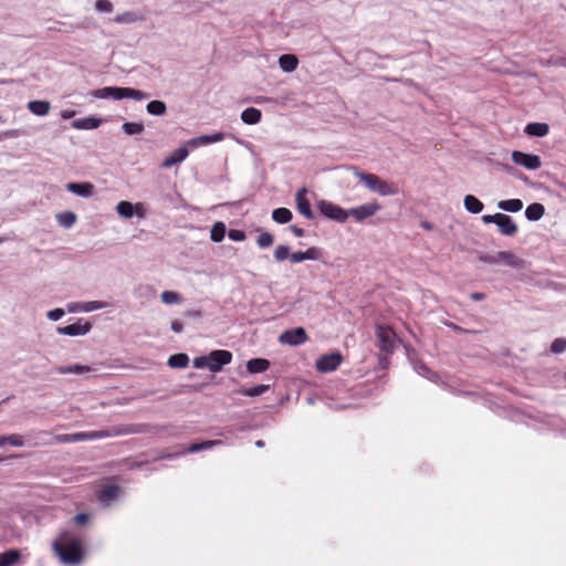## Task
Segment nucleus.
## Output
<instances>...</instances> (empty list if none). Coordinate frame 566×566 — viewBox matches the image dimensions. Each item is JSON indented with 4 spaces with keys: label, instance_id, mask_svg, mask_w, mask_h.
I'll return each instance as SVG.
<instances>
[{
    "label": "nucleus",
    "instance_id": "obj_58",
    "mask_svg": "<svg viewBox=\"0 0 566 566\" xmlns=\"http://www.w3.org/2000/svg\"><path fill=\"white\" fill-rule=\"evenodd\" d=\"M171 329L175 332V333H181L184 331V324L179 319H175L171 322Z\"/></svg>",
    "mask_w": 566,
    "mask_h": 566
},
{
    "label": "nucleus",
    "instance_id": "obj_33",
    "mask_svg": "<svg viewBox=\"0 0 566 566\" xmlns=\"http://www.w3.org/2000/svg\"><path fill=\"white\" fill-rule=\"evenodd\" d=\"M292 217L293 214L287 208H276L272 212V219L280 224L290 222Z\"/></svg>",
    "mask_w": 566,
    "mask_h": 566
},
{
    "label": "nucleus",
    "instance_id": "obj_10",
    "mask_svg": "<svg viewBox=\"0 0 566 566\" xmlns=\"http://www.w3.org/2000/svg\"><path fill=\"white\" fill-rule=\"evenodd\" d=\"M343 361V356L339 353H331L321 356L316 360V368L321 373H331L337 369Z\"/></svg>",
    "mask_w": 566,
    "mask_h": 566
},
{
    "label": "nucleus",
    "instance_id": "obj_47",
    "mask_svg": "<svg viewBox=\"0 0 566 566\" xmlns=\"http://www.w3.org/2000/svg\"><path fill=\"white\" fill-rule=\"evenodd\" d=\"M551 350L554 354H560V353L565 352L566 350V339L556 338L551 345Z\"/></svg>",
    "mask_w": 566,
    "mask_h": 566
},
{
    "label": "nucleus",
    "instance_id": "obj_20",
    "mask_svg": "<svg viewBox=\"0 0 566 566\" xmlns=\"http://www.w3.org/2000/svg\"><path fill=\"white\" fill-rule=\"evenodd\" d=\"M496 258L497 262H503L514 269H521L524 265V261L510 251H500L496 253Z\"/></svg>",
    "mask_w": 566,
    "mask_h": 566
},
{
    "label": "nucleus",
    "instance_id": "obj_40",
    "mask_svg": "<svg viewBox=\"0 0 566 566\" xmlns=\"http://www.w3.org/2000/svg\"><path fill=\"white\" fill-rule=\"evenodd\" d=\"M108 304L102 301L82 302L81 312L90 313L107 307Z\"/></svg>",
    "mask_w": 566,
    "mask_h": 566
},
{
    "label": "nucleus",
    "instance_id": "obj_41",
    "mask_svg": "<svg viewBox=\"0 0 566 566\" xmlns=\"http://www.w3.org/2000/svg\"><path fill=\"white\" fill-rule=\"evenodd\" d=\"M122 128L127 135H138L144 132V125L142 123L126 122L123 124Z\"/></svg>",
    "mask_w": 566,
    "mask_h": 566
},
{
    "label": "nucleus",
    "instance_id": "obj_6",
    "mask_svg": "<svg viewBox=\"0 0 566 566\" xmlns=\"http://www.w3.org/2000/svg\"><path fill=\"white\" fill-rule=\"evenodd\" d=\"M231 360V352L226 349H214L208 354L209 370L211 373H219L223 366L230 364Z\"/></svg>",
    "mask_w": 566,
    "mask_h": 566
},
{
    "label": "nucleus",
    "instance_id": "obj_42",
    "mask_svg": "<svg viewBox=\"0 0 566 566\" xmlns=\"http://www.w3.org/2000/svg\"><path fill=\"white\" fill-rule=\"evenodd\" d=\"M274 238L270 232H262L256 238V243L261 249L269 248L273 244Z\"/></svg>",
    "mask_w": 566,
    "mask_h": 566
},
{
    "label": "nucleus",
    "instance_id": "obj_7",
    "mask_svg": "<svg viewBox=\"0 0 566 566\" xmlns=\"http://www.w3.org/2000/svg\"><path fill=\"white\" fill-rule=\"evenodd\" d=\"M376 335L378 339V346L382 352L391 353L395 349L396 335L390 327L377 325Z\"/></svg>",
    "mask_w": 566,
    "mask_h": 566
},
{
    "label": "nucleus",
    "instance_id": "obj_60",
    "mask_svg": "<svg viewBox=\"0 0 566 566\" xmlns=\"http://www.w3.org/2000/svg\"><path fill=\"white\" fill-rule=\"evenodd\" d=\"M88 521V516L84 513H80L75 516V523L78 525H84Z\"/></svg>",
    "mask_w": 566,
    "mask_h": 566
},
{
    "label": "nucleus",
    "instance_id": "obj_18",
    "mask_svg": "<svg viewBox=\"0 0 566 566\" xmlns=\"http://www.w3.org/2000/svg\"><path fill=\"white\" fill-rule=\"evenodd\" d=\"M102 119L95 116L78 118L73 120L72 127L75 129L92 130L99 127Z\"/></svg>",
    "mask_w": 566,
    "mask_h": 566
},
{
    "label": "nucleus",
    "instance_id": "obj_17",
    "mask_svg": "<svg viewBox=\"0 0 566 566\" xmlns=\"http://www.w3.org/2000/svg\"><path fill=\"white\" fill-rule=\"evenodd\" d=\"M499 228V231L506 237H513L517 232V226L513 221V219L504 213L500 214L499 220L495 223Z\"/></svg>",
    "mask_w": 566,
    "mask_h": 566
},
{
    "label": "nucleus",
    "instance_id": "obj_53",
    "mask_svg": "<svg viewBox=\"0 0 566 566\" xmlns=\"http://www.w3.org/2000/svg\"><path fill=\"white\" fill-rule=\"evenodd\" d=\"M64 310L62 308H54V310H51L46 313V317L50 319V321H53V322H56L59 319H61L63 316H64Z\"/></svg>",
    "mask_w": 566,
    "mask_h": 566
},
{
    "label": "nucleus",
    "instance_id": "obj_26",
    "mask_svg": "<svg viewBox=\"0 0 566 566\" xmlns=\"http://www.w3.org/2000/svg\"><path fill=\"white\" fill-rule=\"evenodd\" d=\"M262 113L255 107H248L241 113V119L244 124L254 125L261 120Z\"/></svg>",
    "mask_w": 566,
    "mask_h": 566
},
{
    "label": "nucleus",
    "instance_id": "obj_28",
    "mask_svg": "<svg viewBox=\"0 0 566 566\" xmlns=\"http://www.w3.org/2000/svg\"><path fill=\"white\" fill-rule=\"evenodd\" d=\"M463 205L467 211L473 214L480 213L484 208L483 203L472 195H467L464 197Z\"/></svg>",
    "mask_w": 566,
    "mask_h": 566
},
{
    "label": "nucleus",
    "instance_id": "obj_12",
    "mask_svg": "<svg viewBox=\"0 0 566 566\" xmlns=\"http://www.w3.org/2000/svg\"><path fill=\"white\" fill-rule=\"evenodd\" d=\"M307 190L306 188H302L297 190L295 195V201L298 212L304 216L306 219H314V212L311 208V203L306 198Z\"/></svg>",
    "mask_w": 566,
    "mask_h": 566
},
{
    "label": "nucleus",
    "instance_id": "obj_8",
    "mask_svg": "<svg viewBox=\"0 0 566 566\" xmlns=\"http://www.w3.org/2000/svg\"><path fill=\"white\" fill-rule=\"evenodd\" d=\"M381 206L377 201H371L348 210V217H353L356 221L361 222L369 217L375 216Z\"/></svg>",
    "mask_w": 566,
    "mask_h": 566
},
{
    "label": "nucleus",
    "instance_id": "obj_11",
    "mask_svg": "<svg viewBox=\"0 0 566 566\" xmlns=\"http://www.w3.org/2000/svg\"><path fill=\"white\" fill-rule=\"evenodd\" d=\"M92 329V324L84 319L56 328L57 334L67 336H84Z\"/></svg>",
    "mask_w": 566,
    "mask_h": 566
},
{
    "label": "nucleus",
    "instance_id": "obj_50",
    "mask_svg": "<svg viewBox=\"0 0 566 566\" xmlns=\"http://www.w3.org/2000/svg\"><path fill=\"white\" fill-rule=\"evenodd\" d=\"M305 260H319L322 256V251L319 248L311 247L306 251H304Z\"/></svg>",
    "mask_w": 566,
    "mask_h": 566
},
{
    "label": "nucleus",
    "instance_id": "obj_46",
    "mask_svg": "<svg viewBox=\"0 0 566 566\" xmlns=\"http://www.w3.org/2000/svg\"><path fill=\"white\" fill-rule=\"evenodd\" d=\"M6 443H9L12 447L21 448L24 446V439L21 434L12 433L9 436H4Z\"/></svg>",
    "mask_w": 566,
    "mask_h": 566
},
{
    "label": "nucleus",
    "instance_id": "obj_30",
    "mask_svg": "<svg viewBox=\"0 0 566 566\" xmlns=\"http://www.w3.org/2000/svg\"><path fill=\"white\" fill-rule=\"evenodd\" d=\"M188 364H189V357L187 354H184V353L171 355L168 358V366L171 368L182 369V368H186L188 366Z\"/></svg>",
    "mask_w": 566,
    "mask_h": 566
},
{
    "label": "nucleus",
    "instance_id": "obj_1",
    "mask_svg": "<svg viewBox=\"0 0 566 566\" xmlns=\"http://www.w3.org/2000/svg\"><path fill=\"white\" fill-rule=\"evenodd\" d=\"M52 548L61 562L67 565H77L84 558L82 541L66 531L59 534V537L52 544Z\"/></svg>",
    "mask_w": 566,
    "mask_h": 566
},
{
    "label": "nucleus",
    "instance_id": "obj_32",
    "mask_svg": "<svg viewBox=\"0 0 566 566\" xmlns=\"http://www.w3.org/2000/svg\"><path fill=\"white\" fill-rule=\"evenodd\" d=\"M146 111L150 115L163 116L167 112V106L163 101L155 99L147 104Z\"/></svg>",
    "mask_w": 566,
    "mask_h": 566
},
{
    "label": "nucleus",
    "instance_id": "obj_9",
    "mask_svg": "<svg viewBox=\"0 0 566 566\" xmlns=\"http://www.w3.org/2000/svg\"><path fill=\"white\" fill-rule=\"evenodd\" d=\"M512 160L514 164L523 166L530 170H536L542 166V161L538 155L526 154L518 150H514L512 153Z\"/></svg>",
    "mask_w": 566,
    "mask_h": 566
},
{
    "label": "nucleus",
    "instance_id": "obj_4",
    "mask_svg": "<svg viewBox=\"0 0 566 566\" xmlns=\"http://www.w3.org/2000/svg\"><path fill=\"white\" fill-rule=\"evenodd\" d=\"M316 207L318 211L329 220L344 223L348 219V210H345L331 201L319 200L317 201Z\"/></svg>",
    "mask_w": 566,
    "mask_h": 566
},
{
    "label": "nucleus",
    "instance_id": "obj_15",
    "mask_svg": "<svg viewBox=\"0 0 566 566\" xmlns=\"http://www.w3.org/2000/svg\"><path fill=\"white\" fill-rule=\"evenodd\" d=\"M187 143L174 150L169 156L165 158V160L161 163L163 168H170L174 165L182 163L189 155Z\"/></svg>",
    "mask_w": 566,
    "mask_h": 566
},
{
    "label": "nucleus",
    "instance_id": "obj_51",
    "mask_svg": "<svg viewBox=\"0 0 566 566\" xmlns=\"http://www.w3.org/2000/svg\"><path fill=\"white\" fill-rule=\"evenodd\" d=\"M95 9L99 12H111L113 4L109 0H97L95 2Z\"/></svg>",
    "mask_w": 566,
    "mask_h": 566
},
{
    "label": "nucleus",
    "instance_id": "obj_55",
    "mask_svg": "<svg viewBox=\"0 0 566 566\" xmlns=\"http://www.w3.org/2000/svg\"><path fill=\"white\" fill-rule=\"evenodd\" d=\"M290 260L292 263H301L303 261H306L304 251H297V252L291 253Z\"/></svg>",
    "mask_w": 566,
    "mask_h": 566
},
{
    "label": "nucleus",
    "instance_id": "obj_24",
    "mask_svg": "<svg viewBox=\"0 0 566 566\" xmlns=\"http://www.w3.org/2000/svg\"><path fill=\"white\" fill-rule=\"evenodd\" d=\"M51 104L48 101H31L28 103V109L36 116L49 114Z\"/></svg>",
    "mask_w": 566,
    "mask_h": 566
},
{
    "label": "nucleus",
    "instance_id": "obj_22",
    "mask_svg": "<svg viewBox=\"0 0 566 566\" xmlns=\"http://www.w3.org/2000/svg\"><path fill=\"white\" fill-rule=\"evenodd\" d=\"M280 69L285 73H291L296 70L298 60L294 54H283L279 57Z\"/></svg>",
    "mask_w": 566,
    "mask_h": 566
},
{
    "label": "nucleus",
    "instance_id": "obj_52",
    "mask_svg": "<svg viewBox=\"0 0 566 566\" xmlns=\"http://www.w3.org/2000/svg\"><path fill=\"white\" fill-rule=\"evenodd\" d=\"M54 441L57 443H74L75 442L74 433L56 434L54 437Z\"/></svg>",
    "mask_w": 566,
    "mask_h": 566
},
{
    "label": "nucleus",
    "instance_id": "obj_64",
    "mask_svg": "<svg viewBox=\"0 0 566 566\" xmlns=\"http://www.w3.org/2000/svg\"><path fill=\"white\" fill-rule=\"evenodd\" d=\"M178 455H179V453H167V454L161 455L160 458L161 459H174V458H177Z\"/></svg>",
    "mask_w": 566,
    "mask_h": 566
},
{
    "label": "nucleus",
    "instance_id": "obj_29",
    "mask_svg": "<svg viewBox=\"0 0 566 566\" xmlns=\"http://www.w3.org/2000/svg\"><path fill=\"white\" fill-rule=\"evenodd\" d=\"M497 207L503 211L515 213L522 210L523 202L521 199H507L500 201Z\"/></svg>",
    "mask_w": 566,
    "mask_h": 566
},
{
    "label": "nucleus",
    "instance_id": "obj_19",
    "mask_svg": "<svg viewBox=\"0 0 566 566\" xmlns=\"http://www.w3.org/2000/svg\"><path fill=\"white\" fill-rule=\"evenodd\" d=\"M524 133L531 137H544L549 133V126L546 123H528L524 128Z\"/></svg>",
    "mask_w": 566,
    "mask_h": 566
},
{
    "label": "nucleus",
    "instance_id": "obj_56",
    "mask_svg": "<svg viewBox=\"0 0 566 566\" xmlns=\"http://www.w3.org/2000/svg\"><path fill=\"white\" fill-rule=\"evenodd\" d=\"M500 214L501 213H495V214H484L482 216V221L486 224L489 223H496V221L499 220L500 218Z\"/></svg>",
    "mask_w": 566,
    "mask_h": 566
},
{
    "label": "nucleus",
    "instance_id": "obj_63",
    "mask_svg": "<svg viewBox=\"0 0 566 566\" xmlns=\"http://www.w3.org/2000/svg\"><path fill=\"white\" fill-rule=\"evenodd\" d=\"M471 297L475 301H480L484 298V295L482 293H473Z\"/></svg>",
    "mask_w": 566,
    "mask_h": 566
},
{
    "label": "nucleus",
    "instance_id": "obj_48",
    "mask_svg": "<svg viewBox=\"0 0 566 566\" xmlns=\"http://www.w3.org/2000/svg\"><path fill=\"white\" fill-rule=\"evenodd\" d=\"M228 237L234 242H242L247 239L245 232L239 229H231L228 232Z\"/></svg>",
    "mask_w": 566,
    "mask_h": 566
},
{
    "label": "nucleus",
    "instance_id": "obj_37",
    "mask_svg": "<svg viewBox=\"0 0 566 566\" xmlns=\"http://www.w3.org/2000/svg\"><path fill=\"white\" fill-rule=\"evenodd\" d=\"M269 386L268 385H258V386H254V387H251V388H242V389H239L238 392L243 395V396H248V397H258V396H261L263 395L264 392H266L269 390Z\"/></svg>",
    "mask_w": 566,
    "mask_h": 566
},
{
    "label": "nucleus",
    "instance_id": "obj_36",
    "mask_svg": "<svg viewBox=\"0 0 566 566\" xmlns=\"http://www.w3.org/2000/svg\"><path fill=\"white\" fill-rule=\"evenodd\" d=\"M59 224L63 228H71L76 221V214L72 211L61 212L56 216Z\"/></svg>",
    "mask_w": 566,
    "mask_h": 566
},
{
    "label": "nucleus",
    "instance_id": "obj_34",
    "mask_svg": "<svg viewBox=\"0 0 566 566\" xmlns=\"http://www.w3.org/2000/svg\"><path fill=\"white\" fill-rule=\"evenodd\" d=\"M222 442L220 440H208L201 443H192L190 444L184 453H196L202 450L211 449L214 446H219Z\"/></svg>",
    "mask_w": 566,
    "mask_h": 566
},
{
    "label": "nucleus",
    "instance_id": "obj_59",
    "mask_svg": "<svg viewBox=\"0 0 566 566\" xmlns=\"http://www.w3.org/2000/svg\"><path fill=\"white\" fill-rule=\"evenodd\" d=\"M82 302H75L67 304V312L75 313L81 312Z\"/></svg>",
    "mask_w": 566,
    "mask_h": 566
},
{
    "label": "nucleus",
    "instance_id": "obj_43",
    "mask_svg": "<svg viewBox=\"0 0 566 566\" xmlns=\"http://www.w3.org/2000/svg\"><path fill=\"white\" fill-rule=\"evenodd\" d=\"M291 255L290 248L287 245H277L274 250V259L279 262L285 261Z\"/></svg>",
    "mask_w": 566,
    "mask_h": 566
},
{
    "label": "nucleus",
    "instance_id": "obj_14",
    "mask_svg": "<svg viewBox=\"0 0 566 566\" xmlns=\"http://www.w3.org/2000/svg\"><path fill=\"white\" fill-rule=\"evenodd\" d=\"M66 190L82 198H91L94 195V185L85 182H69L65 186Z\"/></svg>",
    "mask_w": 566,
    "mask_h": 566
},
{
    "label": "nucleus",
    "instance_id": "obj_62",
    "mask_svg": "<svg viewBox=\"0 0 566 566\" xmlns=\"http://www.w3.org/2000/svg\"><path fill=\"white\" fill-rule=\"evenodd\" d=\"M74 115H75V112H74V111H63V112L61 113V116H62V118H64V119H69V118H71V117H73Z\"/></svg>",
    "mask_w": 566,
    "mask_h": 566
},
{
    "label": "nucleus",
    "instance_id": "obj_27",
    "mask_svg": "<svg viewBox=\"0 0 566 566\" xmlns=\"http://www.w3.org/2000/svg\"><path fill=\"white\" fill-rule=\"evenodd\" d=\"M545 213V208L542 203H531L525 210V217L530 221L539 220Z\"/></svg>",
    "mask_w": 566,
    "mask_h": 566
},
{
    "label": "nucleus",
    "instance_id": "obj_44",
    "mask_svg": "<svg viewBox=\"0 0 566 566\" xmlns=\"http://www.w3.org/2000/svg\"><path fill=\"white\" fill-rule=\"evenodd\" d=\"M160 297L165 304H176L180 302V295L174 291H164Z\"/></svg>",
    "mask_w": 566,
    "mask_h": 566
},
{
    "label": "nucleus",
    "instance_id": "obj_25",
    "mask_svg": "<svg viewBox=\"0 0 566 566\" xmlns=\"http://www.w3.org/2000/svg\"><path fill=\"white\" fill-rule=\"evenodd\" d=\"M54 371L60 375H65V374L82 375V374L90 373L91 367L85 366V365L74 364V365H70V366H59L54 369Z\"/></svg>",
    "mask_w": 566,
    "mask_h": 566
},
{
    "label": "nucleus",
    "instance_id": "obj_13",
    "mask_svg": "<svg viewBox=\"0 0 566 566\" xmlns=\"http://www.w3.org/2000/svg\"><path fill=\"white\" fill-rule=\"evenodd\" d=\"M226 137L224 133L218 132L211 135H201L187 140V146L198 148L213 143H219Z\"/></svg>",
    "mask_w": 566,
    "mask_h": 566
},
{
    "label": "nucleus",
    "instance_id": "obj_2",
    "mask_svg": "<svg viewBox=\"0 0 566 566\" xmlns=\"http://www.w3.org/2000/svg\"><path fill=\"white\" fill-rule=\"evenodd\" d=\"M146 424L134 423V424H120L105 430H97L91 432H76L74 433L75 442L98 440L119 436H128L134 433H140L145 431Z\"/></svg>",
    "mask_w": 566,
    "mask_h": 566
},
{
    "label": "nucleus",
    "instance_id": "obj_61",
    "mask_svg": "<svg viewBox=\"0 0 566 566\" xmlns=\"http://www.w3.org/2000/svg\"><path fill=\"white\" fill-rule=\"evenodd\" d=\"M290 230L297 238L304 237V230L302 228H298L297 226H290Z\"/></svg>",
    "mask_w": 566,
    "mask_h": 566
},
{
    "label": "nucleus",
    "instance_id": "obj_23",
    "mask_svg": "<svg viewBox=\"0 0 566 566\" xmlns=\"http://www.w3.org/2000/svg\"><path fill=\"white\" fill-rule=\"evenodd\" d=\"M270 361L265 358H252L247 363V370L250 374L264 373L269 369Z\"/></svg>",
    "mask_w": 566,
    "mask_h": 566
},
{
    "label": "nucleus",
    "instance_id": "obj_57",
    "mask_svg": "<svg viewBox=\"0 0 566 566\" xmlns=\"http://www.w3.org/2000/svg\"><path fill=\"white\" fill-rule=\"evenodd\" d=\"M479 259H480L482 262H484V263H490V264L497 263L496 254H494V255L484 254V255H480V258H479Z\"/></svg>",
    "mask_w": 566,
    "mask_h": 566
},
{
    "label": "nucleus",
    "instance_id": "obj_54",
    "mask_svg": "<svg viewBox=\"0 0 566 566\" xmlns=\"http://www.w3.org/2000/svg\"><path fill=\"white\" fill-rule=\"evenodd\" d=\"M192 363H193V366L198 369H201V368L209 369L208 355L196 357Z\"/></svg>",
    "mask_w": 566,
    "mask_h": 566
},
{
    "label": "nucleus",
    "instance_id": "obj_49",
    "mask_svg": "<svg viewBox=\"0 0 566 566\" xmlns=\"http://www.w3.org/2000/svg\"><path fill=\"white\" fill-rule=\"evenodd\" d=\"M119 488L115 484H105L97 495H118Z\"/></svg>",
    "mask_w": 566,
    "mask_h": 566
},
{
    "label": "nucleus",
    "instance_id": "obj_35",
    "mask_svg": "<svg viewBox=\"0 0 566 566\" xmlns=\"http://www.w3.org/2000/svg\"><path fill=\"white\" fill-rule=\"evenodd\" d=\"M20 554L15 549L7 551L0 554V566H12L18 563Z\"/></svg>",
    "mask_w": 566,
    "mask_h": 566
},
{
    "label": "nucleus",
    "instance_id": "obj_16",
    "mask_svg": "<svg viewBox=\"0 0 566 566\" xmlns=\"http://www.w3.org/2000/svg\"><path fill=\"white\" fill-rule=\"evenodd\" d=\"M124 87L118 86H107L103 88L95 90L92 95L96 98H113L116 101L125 98Z\"/></svg>",
    "mask_w": 566,
    "mask_h": 566
},
{
    "label": "nucleus",
    "instance_id": "obj_45",
    "mask_svg": "<svg viewBox=\"0 0 566 566\" xmlns=\"http://www.w3.org/2000/svg\"><path fill=\"white\" fill-rule=\"evenodd\" d=\"M415 371L423 377H427L431 380H433L437 375L434 373H432L424 364L422 363H417L415 364Z\"/></svg>",
    "mask_w": 566,
    "mask_h": 566
},
{
    "label": "nucleus",
    "instance_id": "obj_5",
    "mask_svg": "<svg viewBox=\"0 0 566 566\" xmlns=\"http://www.w3.org/2000/svg\"><path fill=\"white\" fill-rule=\"evenodd\" d=\"M308 340L306 331L303 327H296L284 331L279 336V343L289 346H300Z\"/></svg>",
    "mask_w": 566,
    "mask_h": 566
},
{
    "label": "nucleus",
    "instance_id": "obj_39",
    "mask_svg": "<svg viewBox=\"0 0 566 566\" xmlns=\"http://www.w3.org/2000/svg\"><path fill=\"white\" fill-rule=\"evenodd\" d=\"M125 98H133L136 101H143L147 99L149 97L148 93H145L140 90L132 88V87H124V94Z\"/></svg>",
    "mask_w": 566,
    "mask_h": 566
},
{
    "label": "nucleus",
    "instance_id": "obj_3",
    "mask_svg": "<svg viewBox=\"0 0 566 566\" xmlns=\"http://www.w3.org/2000/svg\"><path fill=\"white\" fill-rule=\"evenodd\" d=\"M347 169L352 171V174L355 177H357L360 180V182H363L365 187L371 192L378 193L379 196L382 197L392 196L397 193L396 187L381 180L378 176L374 174L364 172L356 166H349Z\"/></svg>",
    "mask_w": 566,
    "mask_h": 566
},
{
    "label": "nucleus",
    "instance_id": "obj_38",
    "mask_svg": "<svg viewBox=\"0 0 566 566\" xmlns=\"http://www.w3.org/2000/svg\"><path fill=\"white\" fill-rule=\"evenodd\" d=\"M139 20H143V18L140 15H138L137 13L132 12V11H125L123 13L117 14L114 18V21L116 23H134V22L139 21Z\"/></svg>",
    "mask_w": 566,
    "mask_h": 566
},
{
    "label": "nucleus",
    "instance_id": "obj_21",
    "mask_svg": "<svg viewBox=\"0 0 566 566\" xmlns=\"http://www.w3.org/2000/svg\"><path fill=\"white\" fill-rule=\"evenodd\" d=\"M139 209H143L142 205L138 203L134 206L132 202L125 200L119 201L116 206L117 213L126 219L132 218L135 214V211H138Z\"/></svg>",
    "mask_w": 566,
    "mask_h": 566
},
{
    "label": "nucleus",
    "instance_id": "obj_31",
    "mask_svg": "<svg viewBox=\"0 0 566 566\" xmlns=\"http://www.w3.org/2000/svg\"><path fill=\"white\" fill-rule=\"evenodd\" d=\"M226 233V224L221 221H217L210 230V239L211 241L219 243L224 239Z\"/></svg>",
    "mask_w": 566,
    "mask_h": 566
}]
</instances>
